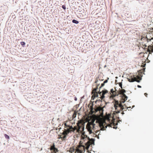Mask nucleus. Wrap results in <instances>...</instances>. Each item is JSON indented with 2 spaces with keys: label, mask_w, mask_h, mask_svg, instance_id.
<instances>
[{
  "label": "nucleus",
  "mask_w": 153,
  "mask_h": 153,
  "mask_svg": "<svg viewBox=\"0 0 153 153\" xmlns=\"http://www.w3.org/2000/svg\"><path fill=\"white\" fill-rule=\"evenodd\" d=\"M99 85V84L97 85L96 88H95L93 90L92 93L94 94V95H93L92 97V98H93L94 96V97H98V94H99L100 96V98L102 99L104 98L105 97V94L108 92V91L106 90H103L102 92H100L99 91L98 92H97L96 91L98 88V87Z\"/></svg>",
  "instance_id": "nucleus-1"
},
{
  "label": "nucleus",
  "mask_w": 153,
  "mask_h": 153,
  "mask_svg": "<svg viewBox=\"0 0 153 153\" xmlns=\"http://www.w3.org/2000/svg\"><path fill=\"white\" fill-rule=\"evenodd\" d=\"M81 137V140H84L85 138H87L88 140L87 142L85 143V146H86V149L88 150L89 148L90 145L92 144H94V140L93 139H90L89 137H88L86 135H85V132L82 131V132Z\"/></svg>",
  "instance_id": "nucleus-2"
},
{
  "label": "nucleus",
  "mask_w": 153,
  "mask_h": 153,
  "mask_svg": "<svg viewBox=\"0 0 153 153\" xmlns=\"http://www.w3.org/2000/svg\"><path fill=\"white\" fill-rule=\"evenodd\" d=\"M95 124L94 123V121H92L91 122H88L86 126V128L89 132V134L96 133L95 131L96 128H95Z\"/></svg>",
  "instance_id": "nucleus-3"
},
{
  "label": "nucleus",
  "mask_w": 153,
  "mask_h": 153,
  "mask_svg": "<svg viewBox=\"0 0 153 153\" xmlns=\"http://www.w3.org/2000/svg\"><path fill=\"white\" fill-rule=\"evenodd\" d=\"M90 111L92 114L96 113V112L99 111L100 113V115H102L103 114V108L101 107H97L94 108H93L92 105L91 107L90 108Z\"/></svg>",
  "instance_id": "nucleus-4"
},
{
  "label": "nucleus",
  "mask_w": 153,
  "mask_h": 153,
  "mask_svg": "<svg viewBox=\"0 0 153 153\" xmlns=\"http://www.w3.org/2000/svg\"><path fill=\"white\" fill-rule=\"evenodd\" d=\"M118 91L119 92L118 94H120L122 95V101L121 102H124L127 100L128 98L124 94L126 92V90L122 88L121 90H119Z\"/></svg>",
  "instance_id": "nucleus-5"
},
{
  "label": "nucleus",
  "mask_w": 153,
  "mask_h": 153,
  "mask_svg": "<svg viewBox=\"0 0 153 153\" xmlns=\"http://www.w3.org/2000/svg\"><path fill=\"white\" fill-rule=\"evenodd\" d=\"M65 126H66V129H65L63 132L64 133L66 134H68L69 133H71L73 132V129L72 126H70L67 125L66 123L65 124ZM66 128V127H65Z\"/></svg>",
  "instance_id": "nucleus-6"
},
{
  "label": "nucleus",
  "mask_w": 153,
  "mask_h": 153,
  "mask_svg": "<svg viewBox=\"0 0 153 153\" xmlns=\"http://www.w3.org/2000/svg\"><path fill=\"white\" fill-rule=\"evenodd\" d=\"M77 125L78 128L77 130V132L79 133H81L84 130V127L81 122H78L77 123Z\"/></svg>",
  "instance_id": "nucleus-7"
},
{
  "label": "nucleus",
  "mask_w": 153,
  "mask_h": 153,
  "mask_svg": "<svg viewBox=\"0 0 153 153\" xmlns=\"http://www.w3.org/2000/svg\"><path fill=\"white\" fill-rule=\"evenodd\" d=\"M122 101V99L121 100H120V101H115L114 103V107L115 108V109H117V107L119 108L121 106V105H122V103H124V102H121Z\"/></svg>",
  "instance_id": "nucleus-8"
},
{
  "label": "nucleus",
  "mask_w": 153,
  "mask_h": 153,
  "mask_svg": "<svg viewBox=\"0 0 153 153\" xmlns=\"http://www.w3.org/2000/svg\"><path fill=\"white\" fill-rule=\"evenodd\" d=\"M115 91H114L113 89L111 90L110 92L112 94L110 97V98H113L114 97L118 95V94H117V92H118V91H117L115 88Z\"/></svg>",
  "instance_id": "nucleus-9"
},
{
  "label": "nucleus",
  "mask_w": 153,
  "mask_h": 153,
  "mask_svg": "<svg viewBox=\"0 0 153 153\" xmlns=\"http://www.w3.org/2000/svg\"><path fill=\"white\" fill-rule=\"evenodd\" d=\"M84 146L80 145L78 146V148H77L76 149V152H78L81 153L82 152V150L84 149Z\"/></svg>",
  "instance_id": "nucleus-10"
},
{
  "label": "nucleus",
  "mask_w": 153,
  "mask_h": 153,
  "mask_svg": "<svg viewBox=\"0 0 153 153\" xmlns=\"http://www.w3.org/2000/svg\"><path fill=\"white\" fill-rule=\"evenodd\" d=\"M146 37L148 40H151L152 39H153V34L152 33H148Z\"/></svg>",
  "instance_id": "nucleus-11"
},
{
  "label": "nucleus",
  "mask_w": 153,
  "mask_h": 153,
  "mask_svg": "<svg viewBox=\"0 0 153 153\" xmlns=\"http://www.w3.org/2000/svg\"><path fill=\"white\" fill-rule=\"evenodd\" d=\"M117 124L118 123H115L114 122H113L109 124L108 126L111 127H112L114 128L117 129V127L115 126L117 125Z\"/></svg>",
  "instance_id": "nucleus-12"
},
{
  "label": "nucleus",
  "mask_w": 153,
  "mask_h": 153,
  "mask_svg": "<svg viewBox=\"0 0 153 153\" xmlns=\"http://www.w3.org/2000/svg\"><path fill=\"white\" fill-rule=\"evenodd\" d=\"M107 126L106 125L105 123H103L102 124H100V127L102 130H104L107 128Z\"/></svg>",
  "instance_id": "nucleus-13"
},
{
  "label": "nucleus",
  "mask_w": 153,
  "mask_h": 153,
  "mask_svg": "<svg viewBox=\"0 0 153 153\" xmlns=\"http://www.w3.org/2000/svg\"><path fill=\"white\" fill-rule=\"evenodd\" d=\"M117 109H115V112L116 113H119L120 111H122V110H123V105H121V106L119 108L117 107Z\"/></svg>",
  "instance_id": "nucleus-14"
},
{
  "label": "nucleus",
  "mask_w": 153,
  "mask_h": 153,
  "mask_svg": "<svg viewBox=\"0 0 153 153\" xmlns=\"http://www.w3.org/2000/svg\"><path fill=\"white\" fill-rule=\"evenodd\" d=\"M128 81L130 82H133L134 81H136L138 82H139V80H137L136 77H134V78H132L131 80L130 79H128Z\"/></svg>",
  "instance_id": "nucleus-15"
},
{
  "label": "nucleus",
  "mask_w": 153,
  "mask_h": 153,
  "mask_svg": "<svg viewBox=\"0 0 153 153\" xmlns=\"http://www.w3.org/2000/svg\"><path fill=\"white\" fill-rule=\"evenodd\" d=\"M62 134H63V136L62 137V140H65L67 136L68 135V134H65L63 132L62 133Z\"/></svg>",
  "instance_id": "nucleus-16"
},
{
  "label": "nucleus",
  "mask_w": 153,
  "mask_h": 153,
  "mask_svg": "<svg viewBox=\"0 0 153 153\" xmlns=\"http://www.w3.org/2000/svg\"><path fill=\"white\" fill-rule=\"evenodd\" d=\"M126 107H127L126 105H125V106H124V105H123V107L124 108L123 109V110H122V111H126L127 109H128V108H131L130 107H128L126 108Z\"/></svg>",
  "instance_id": "nucleus-17"
},
{
  "label": "nucleus",
  "mask_w": 153,
  "mask_h": 153,
  "mask_svg": "<svg viewBox=\"0 0 153 153\" xmlns=\"http://www.w3.org/2000/svg\"><path fill=\"white\" fill-rule=\"evenodd\" d=\"M147 50V51L149 52V54H151L152 52H153V48H151V50H150L149 48H146Z\"/></svg>",
  "instance_id": "nucleus-18"
},
{
  "label": "nucleus",
  "mask_w": 153,
  "mask_h": 153,
  "mask_svg": "<svg viewBox=\"0 0 153 153\" xmlns=\"http://www.w3.org/2000/svg\"><path fill=\"white\" fill-rule=\"evenodd\" d=\"M55 146L54 144L53 143L52 146H51L50 148V150L52 151L53 150L55 149Z\"/></svg>",
  "instance_id": "nucleus-19"
},
{
  "label": "nucleus",
  "mask_w": 153,
  "mask_h": 153,
  "mask_svg": "<svg viewBox=\"0 0 153 153\" xmlns=\"http://www.w3.org/2000/svg\"><path fill=\"white\" fill-rule=\"evenodd\" d=\"M145 69V68H144L143 69L138 71V72H139V73H141V74H142V73L144 71Z\"/></svg>",
  "instance_id": "nucleus-20"
},
{
  "label": "nucleus",
  "mask_w": 153,
  "mask_h": 153,
  "mask_svg": "<svg viewBox=\"0 0 153 153\" xmlns=\"http://www.w3.org/2000/svg\"><path fill=\"white\" fill-rule=\"evenodd\" d=\"M72 22L74 23H75L76 24H78L79 23L78 21H77L76 20H75V19H74L72 20Z\"/></svg>",
  "instance_id": "nucleus-21"
},
{
  "label": "nucleus",
  "mask_w": 153,
  "mask_h": 153,
  "mask_svg": "<svg viewBox=\"0 0 153 153\" xmlns=\"http://www.w3.org/2000/svg\"><path fill=\"white\" fill-rule=\"evenodd\" d=\"M53 152L54 153H57V152H58V149L57 148H55V149H54L53 150Z\"/></svg>",
  "instance_id": "nucleus-22"
},
{
  "label": "nucleus",
  "mask_w": 153,
  "mask_h": 153,
  "mask_svg": "<svg viewBox=\"0 0 153 153\" xmlns=\"http://www.w3.org/2000/svg\"><path fill=\"white\" fill-rule=\"evenodd\" d=\"M4 135L5 138L7 139L8 140L10 139L9 137L7 135L5 134Z\"/></svg>",
  "instance_id": "nucleus-23"
},
{
  "label": "nucleus",
  "mask_w": 153,
  "mask_h": 153,
  "mask_svg": "<svg viewBox=\"0 0 153 153\" xmlns=\"http://www.w3.org/2000/svg\"><path fill=\"white\" fill-rule=\"evenodd\" d=\"M21 44L23 47H24V45H25V43L24 42H21Z\"/></svg>",
  "instance_id": "nucleus-24"
},
{
  "label": "nucleus",
  "mask_w": 153,
  "mask_h": 153,
  "mask_svg": "<svg viewBox=\"0 0 153 153\" xmlns=\"http://www.w3.org/2000/svg\"><path fill=\"white\" fill-rule=\"evenodd\" d=\"M73 132H74V131L75 130H77V129H78L77 128V127H76V126H75L74 128H73Z\"/></svg>",
  "instance_id": "nucleus-25"
},
{
  "label": "nucleus",
  "mask_w": 153,
  "mask_h": 153,
  "mask_svg": "<svg viewBox=\"0 0 153 153\" xmlns=\"http://www.w3.org/2000/svg\"><path fill=\"white\" fill-rule=\"evenodd\" d=\"M76 112H74L73 115V118H75L76 117Z\"/></svg>",
  "instance_id": "nucleus-26"
},
{
  "label": "nucleus",
  "mask_w": 153,
  "mask_h": 153,
  "mask_svg": "<svg viewBox=\"0 0 153 153\" xmlns=\"http://www.w3.org/2000/svg\"><path fill=\"white\" fill-rule=\"evenodd\" d=\"M119 86L121 87V88L122 89L123 88H122V83L121 82L119 84Z\"/></svg>",
  "instance_id": "nucleus-27"
},
{
  "label": "nucleus",
  "mask_w": 153,
  "mask_h": 153,
  "mask_svg": "<svg viewBox=\"0 0 153 153\" xmlns=\"http://www.w3.org/2000/svg\"><path fill=\"white\" fill-rule=\"evenodd\" d=\"M105 85V83L103 82V83L101 84V86L100 87V88L102 87L103 86Z\"/></svg>",
  "instance_id": "nucleus-28"
},
{
  "label": "nucleus",
  "mask_w": 153,
  "mask_h": 153,
  "mask_svg": "<svg viewBox=\"0 0 153 153\" xmlns=\"http://www.w3.org/2000/svg\"><path fill=\"white\" fill-rule=\"evenodd\" d=\"M62 8H63L65 10L66 9V7L65 5H62Z\"/></svg>",
  "instance_id": "nucleus-29"
},
{
  "label": "nucleus",
  "mask_w": 153,
  "mask_h": 153,
  "mask_svg": "<svg viewBox=\"0 0 153 153\" xmlns=\"http://www.w3.org/2000/svg\"><path fill=\"white\" fill-rule=\"evenodd\" d=\"M137 77L138 79H141V78L140 77V76H137Z\"/></svg>",
  "instance_id": "nucleus-30"
},
{
  "label": "nucleus",
  "mask_w": 153,
  "mask_h": 153,
  "mask_svg": "<svg viewBox=\"0 0 153 153\" xmlns=\"http://www.w3.org/2000/svg\"><path fill=\"white\" fill-rule=\"evenodd\" d=\"M58 138L59 139L61 138V139L62 140V137L61 136V135L59 136V137H58Z\"/></svg>",
  "instance_id": "nucleus-31"
},
{
  "label": "nucleus",
  "mask_w": 153,
  "mask_h": 153,
  "mask_svg": "<svg viewBox=\"0 0 153 153\" xmlns=\"http://www.w3.org/2000/svg\"><path fill=\"white\" fill-rule=\"evenodd\" d=\"M107 82V80H105L104 82H103L104 83H105H105H106Z\"/></svg>",
  "instance_id": "nucleus-32"
},
{
  "label": "nucleus",
  "mask_w": 153,
  "mask_h": 153,
  "mask_svg": "<svg viewBox=\"0 0 153 153\" xmlns=\"http://www.w3.org/2000/svg\"><path fill=\"white\" fill-rule=\"evenodd\" d=\"M144 95L145 96H146V97H147V94L146 93H145L144 94Z\"/></svg>",
  "instance_id": "nucleus-33"
},
{
  "label": "nucleus",
  "mask_w": 153,
  "mask_h": 153,
  "mask_svg": "<svg viewBox=\"0 0 153 153\" xmlns=\"http://www.w3.org/2000/svg\"><path fill=\"white\" fill-rule=\"evenodd\" d=\"M137 87H138V88H141V86H140V85H137Z\"/></svg>",
  "instance_id": "nucleus-34"
},
{
  "label": "nucleus",
  "mask_w": 153,
  "mask_h": 153,
  "mask_svg": "<svg viewBox=\"0 0 153 153\" xmlns=\"http://www.w3.org/2000/svg\"><path fill=\"white\" fill-rule=\"evenodd\" d=\"M97 81H98V80H96V81H95V83H97Z\"/></svg>",
  "instance_id": "nucleus-35"
},
{
  "label": "nucleus",
  "mask_w": 153,
  "mask_h": 153,
  "mask_svg": "<svg viewBox=\"0 0 153 153\" xmlns=\"http://www.w3.org/2000/svg\"><path fill=\"white\" fill-rule=\"evenodd\" d=\"M121 114H124V113L123 112H123L121 113Z\"/></svg>",
  "instance_id": "nucleus-36"
},
{
  "label": "nucleus",
  "mask_w": 153,
  "mask_h": 153,
  "mask_svg": "<svg viewBox=\"0 0 153 153\" xmlns=\"http://www.w3.org/2000/svg\"><path fill=\"white\" fill-rule=\"evenodd\" d=\"M75 100H77V99L76 98H75Z\"/></svg>",
  "instance_id": "nucleus-37"
},
{
  "label": "nucleus",
  "mask_w": 153,
  "mask_h": 153,
  "mask_svg": "<svg viewBox=\"0 0 153 153\" xmlns=\"http://www.w3.org/2000/svg\"><path fill=\"white\" fill-rule=\"evenodd\" d=\"M145 65L146 64H145V65H143V67H144L145 66Z\"/></svg>",
  "instance_id": "nucleus-38"
},
{
  "label": "nucleus",
  "mask_w": 153,
  "mask_h": 153,
  "mask_svg": "<svg viewBox=\"0 0 153 153\" xmlns=\"http://www.w3.org/2000/svg\"><path fill=\"white\" fill-rule=\"evenodd\" d=\"M108 119H109V117L108 116Z\"/></svg>",
  "instance_id": "nucleus-39"
},
{
  "label": "nucleus",
  "mask_w": 153,
  "mask_h": 153,
  "mask_svg": "<svg viewBox=\"0 0 153 153\" xmlns=\"http://www.w3.org/2000/svg\"><path fill=\"white\" fill-rule=\"evenodd\" d=\"M75 153H76V152H75Z\"/></svg>",
  "instance_id": "nucleus-40"
},
{
  "label": "nucleus",
  "mask_w": 153,
  "mask_h": 153,
  "mask_svg": "<svg viewBox=\"0 0 153 153\" xmlns=\"http://www.w3.org/2000/svg\"><path fill=\"white\" fill-rule=\"evenodd\" d=\"M152 48H153V47Z\"/></svg>",
  "instance_id": "nucleus-41"
}]
</instances>
